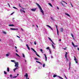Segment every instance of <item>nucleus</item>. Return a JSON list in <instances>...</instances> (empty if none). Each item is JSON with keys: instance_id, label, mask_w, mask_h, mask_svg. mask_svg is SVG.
Returning a JSON list of instances; mask_svg holds the SVG:
<instances>
[{"instance_id": "c85d7f7f", "label": "nucleus", "mask_w": 79, "mask_h": 79, "mask_svg": "<svg viewBox=\"0 0 79 79\" xmlns=\"http://www.w3.org/2000/svg\"><path fill=\"white\" fill-rule=\"evenodd\" d=\"M61 2H63L64 3H65L66 5H67V3L66 2H64V1H62Z\"/></svg>"}, {"instance_id": "4d7b16f0", "label": "nucleus", "mask_w": 79, "mask_h": 79, "mask_svg": "<svg viewBox=\"0 0 79 79\" xmlns=\"http://www.w3.org/2000/svg\"><path fill=\"white\" fill-rule=\"evenodd\" d=\"M16 52H17V53H18V50H17V49L16 50Z\"/></svg>"}, {"instance_id": "774afa93", "label": "nucleus", "mask_w": 79, "mask_h": 79, "mask_svg": "<svg viewBox=\"0 0 79 79\" xmlns=\"http://www.w3.org/2000/svg\"><path fill=\"white\" fill-rule=\"evenodd\" d=\"M21 30H22V31H23V30L22 28L21 29Z\"/></svg>"}, {"instance_id": "20e7f679", "label": "nucleus", "mask_w": 79, "mask_h": 79, "mask_svg": "<svg viewBox=\"0 0 79 79\" xmlns=\"http://www.w3.org/2000/svg\"><path fill=\"white\" fill-rule=\"evenodd\" d=\"M24 77H26V79H29V78L28 77V75L27 73H26L25 75H24Z\"/></svg>"}, {"instance_id": "f03ea898", "label": "nucleus", "mask_w": 79, "mask_h": 79, "mask_svg": "<svg viewBox=\"0 0 79 79\" xmlns=\"http://www.w3.org/2000/svg\"><path fill=\"white\" fill-rule=\"evenodd\" d=\"M36 5H37L39 7V8L40 9L41 12L42 13L43 15H44V11H43V10H42V7H40V5H39V4L37 3H36Z\"/></svg>"}, {"instance_id": "412c9836", "label": "nucleus", "mask_w": 79, "mask_h": 79, "mask_svg": "<svg viewBox=\"0 0 79 79\" xmlns=\"http://www.w3.org/2000/svg\"><path fill=\"white\" fill-rule=\"evenodd\" d=\"M7 70L8 72H9L10 71V69H9V68L8 67L7 68Z\"/></svg>"}, {"instance_id": "f257e3e1", "label": "nucleus", "mask_w": 79, "mask_h": 79, "mask_svg": "<svg viewBox=\"0 0 79 79\" xmlns=\"http://www.w3.org/2000/svg\"><path fill=\"white\" fill-rule=\"evenodd\" d=\"M14 63L15 64V67H16V68L14 69V71H15L16 69H18L19 68V67H18V62H15Z\"/></svg>"}, {"instance_id": "6e6552de", "label": "nucleus", "mask_w": 79, "mask_h": 79, "mask_svg": "<svg viewBox=\"0 0 79 79\" xmlns=\"http://www.w3.org/2000/svg\"><path fill=\"white\" fill-rule=\"evenodd\" d=\"M36 10H37V8L31 9V10L32 11H35Z\"/></svg>"}, {"instance_id": "39448f33", "label": "nucleus", "mask_w": 79, "mask_h": 79, "mask_svg": "<svg viewBox=\"0 0 79 79\" xmlns=\"http://www.w3.org/2000/svg\"><path fill=\"white\" fill-rule=\"evenodd\" d=\"M73 56L74 57V60H75L76 63H77V59H76V56Z\"/></svg>"}, {"instance_id": "603ef678", "label": "nucleus", "mask_w": 79, "mask_h": 79, "mask_svg": "<svg viewBox=\"0 0 79 79\" xmlns=\"http://www.w3.org/2000/svg\"><path fill=\"white\" fill-rule=\"evenodd\" d=\"M17 37H18L19 38H20V37H19V36L17 35Z\"/></svg>"}, {"instance_id": "423d86ee", "label": "nucleus", "mask_w": 79, "mask_h": 79, "mask_svg": "<svg viewBox=\"0 0 79 79\" xmlns=\"http://www.w3.org/2000/svg\"><path fill=\"white\" fill-rule=\"evenodd\" d=\"M68 54V52H65V59L68 61V58H67V54Z\"/></svg>"}, {"instance_id": "f3484780", "label": "nucleus", "mask_w": 79, "mask_h": 79, "mask_svg": "<svg viewBox=\"0 0 79 79\" xmlns=\"http://www.w3.org/2000/svg\"><path fill=\"white\" fill-rule=\"evenodd\" d=\"M53 77H58V76L57 75H56L54 74L53 76Z\"/></svg>"}, {"instance_id": "7c9ffc66", "label": "nucleus", "mask_w": 79, "mask_h": 79, "mask_svg": "<svg viewBox=\"0 0 79 79\" xmlns=\"http://www.w3.org/2000/svg\"><path fill=\"white\" fill-rule=\"evenodd\" d=\"M4 74H7L6 73V72H5V71H4Z\"/></svg>"}, {"instance_id": "de8ad7c7", "label": "nucleus", "mask_w": 79, "mask_h": 79, "mask_svg": "<svg viewBox=\"0 0 79 79\" xmlns=\"http://www.w3.org/2000/svg\"><path fill=\"white\" fill-rule=\"evenodd\" d=\"M64 76L66 78V79H67V77L65 75H64Z\"/></svg>"}, {"instance_id": "4c0bfd02", "label": "nucleus", "mask_w": 79, "mask_h": 79, "mask_svg": "<svg viewBox=\"0 0 79 79\" xmlns=\"http://www.w3.org/2000/svg\"><path fill=\"white\" fill-rule=\"evenodd\" d=\"M10 78H12V75H10Z\"/></svg>"}, {"instance_id": "49530a36", "label": "nucleus", "mask_w": 79, "mask_h": 79, "mask_svg": "<svg viewBox=\"0 0 79 79\" xmlns=\"http://www.w3.org/2000/svg\"><path fill=\"white\" fill-rule=\"evenodd\" d=\"M56 30H57V29H58V27H57V25H56Z\"/></svg>"}, {"instance_id": "bf43d9fd", "label": "nucleus", "mask_w": 79, "mask_h": 79, "mask_svg": "<svg viewBox=\"0 0 79 79\" xmlns=\"http://www.w3.org/2000/svg\"><path fill=\"white\" fill-rule=\"evenodd\" d=\"M50 54H51V51H50Z\"/></svg>"}, {"instance_id": "b1692460", "label": "nucleus", "mask_w": 79, "mask_h": 79, "mask_svg": "<svg viewBox=\"0 0 79 79\" xmlns=\"http://www.w3.org/2000/svg\"><path fill=\"white\" fill-rule=\"evenodd\" d=\"M9 26H14V25H13V24L9 25Z\"/></svg>"}, {"instance_id": "79ce46f5", "label": "nucleus", "mask_w": 79, "mask_h": 79, "mask_svg": "<svg viewBox=\"0 0 79 79\" xmlns=\"http://www.w3.org/2000/svg\"><path fill=\"white\" fill-rule=\"evenodd\" d=\"M70 4H71V5L72 6V7H73V4H72V3H71V2H70Z\"/></svg>"}, {"instance_id": "ddd939ff", "label": "nucleus", "mask_w": 79, "mask_h": 79, "mask_svg": "<svg viewBox=\"0 0 79 79\" xmlns=\"http://www.w3.org/2000/svg\"><path fill=\"white\" fill-rule=\"evenodd\" d=\"M10 53L9 52L8 53V54H7L6 55V56H9V55H10Z\"/></svg>"}, {"instance_id": "052dcab7", "label": "nucleus", "mask_w": 79, "mask_h": 79, "mask_svg": "<svg viewBox=\"0 0 79 79\" xmlns=\"http://www.w3.org/2000/svg\"><path fill=\"white\" fill-rule=\"evenodd\" d=\"M15 48L17 49V47H16V46H15Z\"/></svg>"}, {"instance_id": "0e129e2a", "label": "nucleus", "mask_w": 79, "mask_h": 79, "mask_svg": "<svg viewBox=\"0 0 79 79\" xmlns=\"http://www.w3.org/2000/svg\"><path fill=\"white\" fill-rule=\"evenodd\" d=\"M50 73V72H49L48 73H47V74H49V73Z\"/></svg>"}, {"instance_id": "3c124183", "label": "nucleus", "mask_w": 79, "mask_h": 79, "mask_svg": "<svg viewBox=\"0 0 79 79\" xmlns=\"http://www.w3.org/2000/svg\"><path fill=\"white\" fill-rule=\"evenodd\" d=\"M47 27H50V26L49 25H46Z\"/></svg>"}, {"instance_id": "393cba45", "label": "nucleus", "mask_w": 79, "mask_h": 79, "mask_svg": "<svg viewBox=\"0 0 79 79\" xmlns=\"http://www.w3.org/2000/svg\"><path fill=\"white\" fill-rule=\"evenodd\" d=\"M71 35L72 36V37H73V39L74 40V35H73V34H71Z\"/></svg>"}, {"instance_id": "58836bf2", "label": "nucleus", "mask_w": 79, "mask_h": 79, "mask_svg": "<svg viewBox=\"0 0 79 79\" xmlns=\"http://www.w3.org/2000/svg\"><path fill=\"white\" fill-rule=\"evenodd\" d=\"M35 60H38V59H37V58L35 57Z\"/></svg>"}, {"instance_id": "1a4fd4ad", "label": "nucleus", "mask_w": 79, "mask_h": 79, "mask_svg": "<svg viewBox=\"0 0 79 79\" xmlns=\"http://www.w3.org/2000/svg\"><path fill=\"white\" fill-rule=\"evenodd\" d=\"M60 32H63V28L61 27L60 28Z\"/></svg>"}, {"instance_id": "9b49d317", "label": "nucleus", "mask_w": 79, "mask_h": 79, "mask_svg": "<svg viewBox=\"0 0 79 79\" xmlns=\"http://www.w3.org/2000/svg\"><path fill=\"white\" fill-rule=\"evenodd\" d=\"M20 12H21V13H25V11L24 10H22V9H20Z\"/></svg>"}, {"instance_id": "e433bc0d", "label": "nucleus", "mask_w": 79, "mask_h": 79, "mask_svg": "<svg viewBox=\"0 0 79 79\" xmlns=\"http://www.w3.org/2000/svg\"><path fill=\"white\" fill-rule=\"evenodd\" d=\"M22 55H23V58H24V57H25V56H24V55L23 53L22 54Z\"/></svg>"}, {"instance_id": "ea45409f", "label": "nucleus", "mask_w": 79, "mask_h": 79, "mask_svg": "<svg viewBox=\"0 0 79 79\" xmlns=\"http://www.w3.org/2000/svg\"><path fill=\"white\" fill-rule=\"evenodd\" d=\"M34 44L35 45H36V44H37V43H36V42H34Z\"/></svg>"}, {"instance_id": "2eb2a0df", "label": "nucleus", "mask_w": 79, "mask_h": 79, "mask_svg": "<svg viewBox=\"0 0 79 79\" xmlns=\"http://www.w3.org/2000/svg\"><path fill=\"white\" fill-rule=\"evenodd\" d=\"M42 66H43V68H45V63H43V64L42 65Z\"/></svg>"}, {"instance_id": "f704fd0d", "label": "nucleus", "mask_w": 79, "mask_h": 79, "mask_svg": "<svg viewBox=\"0 0 79 79\" xmlns=\"http://www.w3.org/2000/svg\"><path fill=\"white\" fill-rule=\"evenodd\" d=\"M72 44L73 45V46H74V43H73V42H72Z\"/></svg>"}, {"instance_id": "4be33fe9", "label": "nucleus", "mask_w": 79, "mask_h": 79, "mask_svg": "<svg viewBox=\"0 0 79 79\" xmlns=\"http://www.w3.org/2000/svg\"><path fill=\"white\" fill-rule=\"evenodd\" d=\"M50 40H51V42L52 43V44H54V43H53V41H52V40L51 39V38H50Z\"/></svg>"}, {"instance_id": "6e6d98bb", "label": "nucleus", "mask_w": 79, "mask_h": 79, "mask_svg": "<svg viewBox=\"0 0 79 79\" xmlns=\"http://www.w3.org/2000/svg\"><path fill=\"white\" fill-rule=\"evenodd\" d=\"M70 68H71V67L70 66H69V69H70Z\"/></svg>"}, {"instance_id": "a211bd4d", "label": "nucleus", "mask_w": 79, "mask_h": 79, "mask_svg": "<svg viewBox=\"0 0 79 79\" xmlns=\"http://www.w3.org/2000/svg\"><path fill=\"white\" fill-rule=\"evenodd\" d=\"M65 15H67V16H69V17H70V15L68 14L65 13Z\"/></svg>"}, {"instance_id": "0eeeda50", "label": "nucleus", "mask_w": 79, "mask_h": 79, "mask_svg": "<svg viewBox=\"0 0 79 79\" xmlns=\"http://www.w3.org/2000/svg\"><path fill=\"white\" fill-rule=\"evenodd\" d=\"M68 54V52H65V59L68 61V58H67V54Z\"/></svg>"}, {"instance_id": "bb28decb", "label": "nucleus", "mask_w": 79, "mask_h": 79, "mask_svg": "<svg viewBox=\"0 0 79 79\" xmlns=\"http://www.w3.org/2000/svg\"><path fill=\"white\" fill-rule=\"evenodd\" d=\"M2 33H3V34H6V32L5 31H3L2 32Z\"/></svg>"}, {"instance_id": "c9c22d12", "label": "nucleus", "mask_w": 79, "mask_h": 79, "mask_svg": "<svg viewBox=\"0 0 79 79\" xmlns=\"http://www.w3.org/2000/svg\"><path fill=\"white\" fill-rule=\"evenodd\" d=\"M46 49L47 50H50V48H49V47H48V48H46Z\"/></svg>"}, {"instance_id": "a19ab883", "label": "nucleus", "mask_w": 79, "mask_h": 79, "mask_svg": "<svg viewBox=\"0 0 79 79\" xmlns=\"http://www.w3.org/2000/svg\"><path fill=\"white\" fill-rule=\"evenodd\" d=\"M50 28L51 29L52 31H53V29H52V27H50Z\"/></svg>"}, {"instance_id": "f8f14e48", "label": "nucleus", "mask_w": 79, "mask_h": 79, "mask_svg": "<svg viewBox=\"0 0 79 79\" xmlns=\"http://www.w3.org/2000/svg\"><path fill=\"white\" fill-rule=\"evenodd\" d=\"M57 34L58 35H59V31H58V29H57Z\"/></svg>"}, {"instance_id": "5fc2aeb1", "label": "nucleus", "mask_w": 79, "mask_h": 79, "mask_svg": "<svg viewBox=\"0 0 79 79\" xmlns=\"http://www.w3.org/2000/svg\"><path fill=\"white\" fill-rule=\"evenodd\" d=\"M14 13V12H13L10 15H13V14Z\"/></svg>"}, {"instance_id": "a18cd8bd", "label": "nucleus", "mask_w": 79, "mask_h": 79, "mask_svg": "<svg viewBox=\"0 0 79 79\" xmlns=\"http://www.w3.org/2000/svg\"><path fill=\"white\" fill-rule=\"evenodd\" d=\"M40 51L41 52H42V49H40Z\"/></svg>"}, {"instance_id": "9d476101", "label": "nucleus", "mask_w": 79, "mask_h": 79, "mask_svg": "<svg viewBox=\"0 0 79 79\" xmlns=\"http://www.w3.org/2000/svg\"><path fill=\"white\" fill-rule=\"evenodd\" d=\"M44 56H45V61H47V56H46V55H45V54H44Z\"/></svg>"}, {"instance_id": "338daca9", "label": "nucleus", "mask_w": 79, "mask_h": 79, "mask_svg": "<svg viewBox=\"0 0 79 79\" xmlns=\"http://www.w3.org/2000/svg\"><path fill=\"white\" fill-rule=\"evenodd\" d=\"M51 0V1H52V2H53V1H54V0Z\"/></svg>"}, {"instance_id": "c03bdc74", "label": "nucleus", "mask_w": 79, "mask_h": 79, "mask_svg": "<svg viewBox=\"0 0 79 79\" xmlns=\"http://www.w3.org/2000/svg\"><path fill=\"white\" fill-rule=\"evenodd\" d=\"M69 66H70L71 67V62H69Z\"/></svg>"}, {"instance_id": "2f4dec72", "label": "nucleus", "mask_w": 79, "mask_h": 79, "mask_svg": "<svg viewBox=\"0 0 79 79\" xmlns=\"http://www.w3.org/2000/svg\"><path fill=\"white\" fill-rule=\"evenodd\" d=\"M74 47H78V45H74Z\"/></svg>"}, {"instance_id": "a878e982", "label": "nucleus", "mask_w": 79, "mask_h": 79, "mask_svg": "<svg viewBox=\"0 0 79 79\" xmlns=\"http://www.w3.org/2000/svg\"><path fill=\"white\" fill-rule=\"evenodd\" d=\"M10 29L11 30H16V29H15V28H10Z\"/></svg>"}, {"instance_id": "13d9d810", "label": "nucleus", "mask_w": 79, "mask_h": 79, "mask_svg": "<svg viewBox=\"0 0 79 79\" xmlns=\"http://www.w3.org/2000/svg\"><path fill=\"white\" fill-rule=\"evenodd\" d=\"M61 39H60V40H59V41H60V42H61Z\"/></svg>"}, {"instance_id": "72a5a7b5", "label": "nucleus", "mask_w": 79, "mask_h": 79, "mask_svg": "<svg viewBox=\"0 0 79 79\" xmlns=\"http://www.w3.org/2000/svg\"><path fill=\"white\" fill-rule=\"evenodd\" d=\"M27 48L29 50H30V48H29V46H27Z\"/></svg>"}, {"instance_id": "473e14b6", "label": "nucleus", "mask_w": 79, "mask_h": 79, "mask_svg": "<svg viewBox=\"0 0 79 79\" xmlns=\"http://www.w3.org/2000/svg\"><path fill=\"white\" fill-rule=\"evenodd\" d=\"M51 19H52V20H53V21H54V19H53V18L52 17H51Z\"/></svg>"}, {"instance_id": "8fccbe9b", "label": "nucleus", "mask_w": 79, "mask_h": 79, "mask_svg": "<svg viewBox=\"0 0 79 79\" xmlns=\"http://www.w3.org/2000/svg\"><path fill=\"white\" fill-rule=\"evenodd\" d=\"M8 5L9 6V7H10V4H9V3L8 4Z\"/></svg>"}, {"instance_id": "c756f323", "label": "nucleus", "mask_w": 79, "mask_h": 79, "mask_svg": "<svg viewBox=\"0 0 79 79\" xmlns=\"http://www.w3.org/2000/svg\"><path fill=\"white\" fill-rule=\"evenodd\" d=\"M17 76H15L13 77V79H15V78H16L17 77Z\"/></svg>"}, {"instance_id": "37998d69", "label": "nucleus", "mask_w": 79, "mask_h": 79, "mask_svg": "<svg viewBox=\"0 0 79 79\" xmlns=\"http://www.w3.org/2000/svg\"><path fill=\"white\" fill-rule=\"evenodd\" d=\"M50 6H52V4L50 3Z\"/></svg>"}, {"instance_id": "aec40b11", "label": "nucleus", "mask_w": 79, "mask_h": 79, "mask_svg": "<svg viewBox=\"0 0 79 79\" xmlns=\"http://www.w3.org/2000/svg\"><path fill=\"white\" fill-rule=\"evenodd\" d=\"M10 61L11 62H13V63H15L16 62H15V60H10Z\"/></svg>"}, {"instance_id": "864d4df0", "label": "nucleus", "mask_w": 79, "mask_h": 79, "mask_svg": "<svg viewBox=\"0 0 79 79\" xmlns=\"http://www.w3.org/2000/svg\"><path fill=\"white\" fill-rule=\"evenodd\" d=\"M36 27L37 28H38V27H38V26L37 25H36Z\"/></svg>"}, {"instance_id": "cd10ccee", "label": "nucleus", "mask_w": 79, "mask_h": 79, "mask_svg": "<svg viewBox=\"0 0 79 79\" xmlns=\"http://www.w3.org/2000/svg\"><path fill=\"white\" fill-rule=\"evenodd\" d=\"M52 46L53 48H55V47H54V46H53V44H52Z\"/></svg>"}, {"instance_id": "4468645a", "label": "nucleus", "mask_w": 79, "mask_h": 79, "mask_svg": "<svg viewBox=\"0 0 79 79\" xmlns=\"http://www.w3.org/2000/svg\"><path fill=\"white\" fill-rule=\"evenodd\" d=\"M36 62H37V63H39V64H41V65H42V64L41 63H40V62L39 61H37V60L36 61Z\"/></svg>"}, {"instance_id": "7ed1b4c3", "label": "nucleus", "mask_w": 79, "mask_h": 79, "mask_svg": "<svg viewBox=\"0 0 79 79\" xmlns=\"http://www.w3.org/2000/svg\"><path fill=\"white\" fill-rule=\"evenodd\" d=\"M31 49L32 50H33V51H34V53H35V54L37 56H38L40 57V56H39V55L38 54H37V52H36V51H35V50H34V49L33 48H31Z\"/></svg>"}, {"instance_id": "09e8293b", "label": "nucleus", "mask_w": 79, "mask_h": 79, "mask_svg": "<svg viewBox=\"0 0 79 79\" xmlns=\"http://www.w3.org/2000/svg\"><path fill=\"white\" fill-rule=\"evenodd\" d=\"M26 46L27 47L29 46V45H28V44H26Z\"/></svg>"}, {"instance_id": "680f3d73", "label": "nucleus", "mask_w": 79, "mask_h": 79, "mask_svg": "<svg viewBox=\"0 0 79 79\" xmlns=\"http://www.w3.org/2000/svg\"><path fill=\"white\" fill-rule=\"evenodd\" d=\"M77 50H78V51H79V48H77Z\"/></svg>"}, {"instance_id": "5701e85b", "label": "nucleus", "mask_w": 79, "mask_h": 79, "mask_svg": "<svg viewBox=\"0 0 79 79\" xmlns=\"http://www.w3.org/2000/svg\"><path fill=\"white\" fill-rule=\"evenodd\" d=\"M15 54L16 55V56H17L20 57V56H19V55H18V54L17 53H16Z\"/></svg>"}, {"instance_id": "69168bd1", "label": "nucleus", "mask_w": 79, "mask_h": 79, "mask_svg": "<svg viewBox=\"0 0 79 79\" xmlns=\"http://www.w3.org/2000/svg\"><path fill=\"white\" fill-rule=\"evenodd\" d=\"M57 9H58V10H59V7H57Z\"/></svg>"}, {"instance_id": "dca6fc26", "label": "nucleus", "mask_w": 79, "mask_h": 79, "mask_svg": "<svg viewBox=\"0 0 79 79\" xmlns=\"http://www.w3.org/2000/svg\"><path fill=\"white\" fill-rule=\"evenodd\" d=\"M60 3H61V5H62V6H64V4H63V2H61Z\"/></svg>"}, {"instance_id": "6ab92c4d", "label": "nucleus", "mask_w": 79, "mask_h": 79, "mask_svg": "<svg viewBox=\"0 0 79 79\" xmlns=\"http://www.w3.org/2000/svg\"><path fill=\"white\" fill-rule=\"evenodd\" d=\"M13 8H14V9H15L16 10H18V8L15 6H13Z\"/></svg>"}, {"instance_id": "e2e57ef3", "label": "nucleus", "mask_w": 79, "mask_h": 79, "mask_svg": "<svg viewBox=\"0 0 79 79\" xmlns=\"http://www.w3.org/2000/svg\"><path fill=\"white\" fill-rule=\"evenodd\" d=\"M24 60H25V63H26V60L25 59Z\"/></svg>"}]
</instances>
